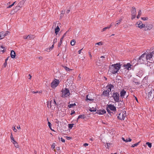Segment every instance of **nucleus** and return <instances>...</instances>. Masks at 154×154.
Returning <instances> with one entry per match:
<instances>
[{
	"label": "nucleus",
	"mask_w": 154,
	"mask_h": 154,
	"mask_svg": "<svg viewBox=\"0 0 154 154\" xmlns=\"http://www.w3.org/2000/svg\"><path fill=\"white\" fill-rule=\"evenodd\" d=\"M122 64L119 63L110 65L109 67L110 72L113 74H116L119 70Z\"/></svg>",
	"instance_id": "1"
},
{
	"label": "nucleus",
	"mask_w": 154,
	"mask_h": 154,
	"mask_svg": "<svg viewBox=\"0 0 154 154\" xmlns=\"http://www.w3.org/2000/svg\"><path fill=\"white\" fill-rule=\"evenodd\" d=\"M111 94L112 95V97L114 99V100L116 102H119V94L117 92H114Z\"/></svg>",
	"instance_id": "2"
},
{
	"label": "nucleus",
	"mask_w": 154,
	"mask_h": 154,
	"mask_svg": "<svg viewBox=\"0 0 154 154\" xmlns=\"http://www.w3.org/2000/svg\"><path fill=\"white\" fill-rule=\"evenodd\" d=\"M148 89V98L149 99H152L154 97V90L152 87H149Z\"/></svg>",
	"instance_id": "3"
},
{
	"label": "nucleus",
	"mask_w": 154,
	"mask_h": 154,
	"mask_svg": "<svg viewBox=\"0 0 154 154\" xmlns=\"http://www.w3.org/2000/svg\"><path fill=\"white\" fill-rule=\"evenodd\" d=\"M146 53H145L140 56L138 59V62L141 63H143L145 62L146 60Z\"/></svg>",
	"instance_id": "4"
},
{
	"label": "nucleus",
	"mask_w": 154,
	"mask_h": 154,
	"mask_svg": "<svg viewBox=\"0 0 154 154\" xmlns=\"http://www.w3.org/2000/svg\"><path fill=\"white\" fill-rule=\"evenodd\" d=\"M126 116V112L125 111H122L118 114L117 118L119 119L120 120H124Z\"/></svg>",
	"instance_id": "5"
},
{
	"label": "nucleus",
	"mask_w": 154,
	"mask_h": 154,
	"mask_svg": "<svg viewBox=\"0 0 154 154\" xmlns=\"http://www.w3.org/2000/svg\"><path fill=\"white\" fill-rule=\"evenodd\" d=\"M62 92V97H67L70 94L69 90L66 88H65L64 90Z\"/></svg>",
	"instance_id": "6"
},
{
	"label": "nucleus",
	"mask_w": 154,
	"mask_h": 154,
	"mask_svg": "<svg viewBox=\"0 0 154 154\" xmlns=\"http://www.w3.org/2000/svg\"><path fill=\"white\" fill-rule=\"evenodd\" d=\"M154 55V51H152V52L149 53L147 54H146V60H152V57Z\"/></svg>",
	"instance_id": "7"
},
{
	"label": "nucleus",
	"mask_w": 154,
	"mask_h": 154,
	"mask_svg": "<svg viewBox=\"0 0 154 154\" xmlns=\"http://www.w3.org/2000/svg\"><path fill=\"white\" fill-rule=\"evenodd\" d=\"M59 84V80H56V81H54L51 83V87L53 88L56 87Z\"/></svg>",
	"instance_id": "8"
},
{
	"label": "nucleus",
	"mask_w": 154,
	"mask_h": 154,
	"mask_svg": "<svg viewBox=\"0 0 154 154\" xmlns=\"http://www.w3.org/2000/svg\"><path fill=\"white\" fill-rule=\"evenodd\" d=\"M136 26L141 29L145 27V25L143 24L141 21H139L136 24Z\"/></svg>",
	"instance_id": "9"
},
{
	"label": "nucleus",
	"mask_w": 154,
	"mask_h": 154,
	"mask_svg": "<svg viewBox=\"0 0 154 154\" xmlns=\"http://www.w3.org/2000/svg\"><path fill=\"white\" fill-rule=\"evenodd\" d=\"M107 107H108L110 110L114 112L116 111V108L113 105L109 104L107 105Z\"/></svg>",
	"instance_id": "10"
},
{
	"label": "nucleus",
	"mask_w": 154,
	"mask_h": 154,
	"mask_svg": "<svg viewBox=\"0 0 154 154\" xmlns=\"http://www.w3.org/2000/svg\"><path fill=\"white\" fill-rule=\"evenodd\" d=\"M110 92V90L107 89L106 90H104L103 91L102 95H104L106 96H107L108 97H109V93Z\"/></svg>",
	"instance_id": "11"
},
{
	"label": "nucleus",
	"mask_w": 154,
	"mask_h": 154,
	"mask_svg": "<svg viewBox=\"0 0 154 154\" xmlns=\"http://www.w3.org/2000/svg\"><path fill=\"white\" fill-rule=\"evenodd\" d=\"M152 25H147L146 26H145V27H144V30H150L152 28Z\"/></svg>",
	"instance_id": "12"
},
{
	"label": "nucleus",
	"mask_w": 154,
	"mask_h": 154,
	"mask_svg": "<svg viewBox=\"0 0 154 154\" xmlns=\"http://www.w3.org/2000/svg\"><path fill=\"white\" fill-rule=\"evenodd\" d=\"M5 35H6V33H5L4 32H0V38L2 39L4 38Z\"/></svg>",
	"instance_id": "13"
},
{
	"label": "nucleus",
	"mask_w": 154,
	"mask_h": 154,
	"mask_svg": "<svg viewBox=\"0 0 154 154\" xmlns=\"http://www.w3.org/2000/svg\"><path fill=\"white\" fill-rule=\"evenodd\" d=\"M26 1V0H23L20 1L18 4L17 5L21 8H22L23 6V5Z\"/></svg>",
	"instance_id": "14"
},
{
	"label": "nucleus",
	"mask_w": 154,
	"mask_h": 154,
	"mask_svg": "<svg viewBox=\"0 0 154 154\" xmlns=\"http://www.w3.org/2000/svg\"><path fill=\"white\" fill-rule=\"evenodd\" d=\"M10 55L11 57L12 58H14L16 56L15 53L13 50L11 51Z\"/></svg>",
	"instance_id": "15"
},
{
	"label": "nucleus",
	"mask_w": 154,
	"mask_h": 154,
	"mask_svg": "<svg viewBox=\"0 0 154 154\" xmlns=\"http://www.w3.org/2000/svg\"><path fill=\"white\" fill-rule=\"evenodd\" d=\"M126 93V92L125 90L124 89H123L120 93V96L121 97L124 96Z\"/></svg>",
	"instance_id": "16"
},
{
	"label": "nucleus",
	"mask_w": 154,
	"mask_h": 154,
	"mask_svg": "<svg viewBox=\"0 0 154 154\" xmlns=\"http://www.w3.org/2000/svg\"><path fill=\"white\" fill-rule=\"evenodd\" d=\"M106 88L108 89H109V90H110L111 91V89L114 88V86L113 85L110 84L108 85Z\"/></svg>",
	"instance_id": "17"
},
{
	"label": "nucleus",
	"mask_w": 154,
	"mask_h": 154,
	"mask_svg": "<svg viewBox=\"0 0 154 154\" xmlns=\"http://www.w3.org/2000/svg\"><path fill=\"white\" fill-rule=\"evenodd\" d=\"M132 10L131 11L132 13V15L134 16V15H136V9L135 7H132Z\"/></svg>",
	"instance_id": "18"
},
{
	"label": "nucleus",
	"mask_w": 154,
	"mask_h": 154,
	"mask_svg": "<svg viewBox=\"0 0 154 154\" xmlns=\"http://www.w3.org/2000/svg\"><path fill=\"white\" fill-rule=\"evenodd\" d=\"M20 8H21L17 5V6H16L15 8L13 10V11L14 12H16L20 9Z\"/></svg>",
	"instance_id": "19"
},
{
	"label": "nucleus",
	"mask_w": 154,
	"mask_h": 154,
	"mask_svg": "<svg viewBox=\"0 0 154 154\" xmlns=\"http://www.w3.org/2000/svg\"><path fill=\"white\" fill-rule=\"evenodd\" d=\"M53 102L51 101L50 102H48L47 103V107L49 108H51V104H54Z\"/></svg>",
	"instance_id": "20"
},
{
	"label": "nucleus",
	"mask_w": 154,
	"mask_h": 154,
	"mask_svg": "<svg viewBox=\"0 0 154 154\" xmlns=\"http://www.w3.org/2000/svg\"><path fill=\"white\" fill-rule=\"evenodd\" d=\"M60 30V29L59 26H57L55 29V33L56 35H57L58 32Z\"/></svg>",
	"instance_id": "21"
},
{
	"label": "nucleus",
	"mask_w": 154,
	"mask_h": 154,
	"mask_svg": "<svg viewBox=\"0 0 154 154\" xmlns=\"http://www.w3.org/2000/svg\"><path fill=\"white\" fill-rule=\"evenodd\" d=\"M131 64L129 63H128L126 65H124V66L126 68H127L128 69H129V68H131Z\"/></svg>",
	"instance_id": "22"
},
{
	"label": "nucleus",
	"mask_w": 154,
	"mask_h": 154,
	"mask_svg": "<svg viewBox=\"0 0 154 154\" xmlns=\"http://www.w3.org/2000/svg\"><path fill=\"white\" fill-rule=\"evenodd\" d=\"M35 38V36L34 35H28L27 36V38L28 39H29L30 40L32 39H33Z\"/></svg>",
	"instance_id": "23"
},
{
	"label": "nucleus",
	"mask_w": 154,
	"mask_h": 154,
	"mask_svg": "<svg viewBox=\"0 0 154 154\" xmlns=\"http://www.w3.org/2000/svg\"><path fill=\"white\" fill-rule=\"evenodd\" d=\"M85 117H86L84 115H79L78 117V119H80V118L82 119H85Z\"/></svg>",
	"instance_id": "24"
},
{
	"label": "nucleus",
	"mask_w": 154,
	"mask_h": 154,
	"mask_svg": "<svg viewBox=\"0 0 154 154\" xmlns=\"http://www.w3.org/2000/svg\"><path fill=\"white\" fill-rule=\"evenodd\" d=\"M97 110V109L96 108V107L95 108L92 107V108H90V109H89V110L91 112H96Z\"/></svg>",
	"instance_id": "25"
},
{
	"label": "nucleus",
	"mask_w": 154,
	"mask_h": 154,
	"mask_svg": "<svg viewBox=\"0 0 154 154\" xmlns=\"http://www.w3.org/2000/svg\"><path fill=\"white\" fill-rule=\"evenodd\" d=\"M88 96H89V95L88 94L86 96V100H90V101H93L94 100V99L91 98L90 97H89V98H88Z\"/></svg>",
	"instance_id": "26"
},
{
	"label": "nucleus",
	"mask_w": 154,
	"mask_h": 154,
	"mask_svg": "<svg viewBox=\"0 0 154 154\" xmlns=\"http://www.w3.org/2000/svg\"><path fill=\"white\" fill-rule=\"evenodd\" d=\"M112 23L109 26H108L107 27H106L105 28H104L103 29V31H105V30H106V29H109L111 27V26H112Z\"/></svg>",
	"instance_id": "27"
},
{
	"label": "nucleus",
	"mask_w": 154,
	"mask_h": 154,
	"mask_svg": "<svg viewBox=\"0 0 154 154\" xmlns=\"http://www.w3.org/2000/svg\"><path fill=\"white\" fill-rule=\"evenodd\" d=\"M75 41L74 39H73L71 41L70 44L72 46H73L75 45Z\"/></svg>",
	"instance_id": "28"
},
{
	"label": "nucleus",
	"mask_w": 154,
	"mask_h": 154,
	"mask_svg": "<svg viewBox=\"0 0 154 154\" xmlns=\"http://www.w3.org/2000/svg\"><path fill=\"white\" fill-rule=\"evenodd\" d=\"M141 13H142V11H141V10H139V12H138V14L137 17V19H138L140 18V16L141 15Z\"/></svg>",
	"instance_id": "29"
},
{
	"label": "nucleus",
	"mask_w": 154,
	"mask_h": 154,
	"mask_svg": "<svg viewBox=\"0 0 154 154\" xmlns=\"http://www.w3.org/2000/svg\"><path fill=\"white\" fill-rule=\"evenodd\" d=\"M106 109L107 110L108 112L110 114V115H112V114H111L112 113L113 114V112H111L109 110V108L108 107H106Z\"/></svg>",
	"instance_id": "30"
},
{
	"label": "nucleus",
	"mask_w": 154,
	"mask_h": 154,
	"mask_svg": "<svg viewBox=\"0 0 154 154\" xmlns=\"http://www.w3.org/2000/svg\"><path fill=\"white\" fill-rule=\"evenodd\" d=\"M140 141L139 142H138V143H136L132 145L131 146V147H134L135 146H138V145L140 143Z\"/></svg>",
	"instance_id": "31"
},
{
	"label": "nucleus",
	"mask_w": 154,
	"mask_h": 154,
	"mask_svg": "<svg viewBox=\"0 0 154 154\" xmlns=\"http://www.w3.org/2000/svg\"><path fill=\"white\" fill-rule=\"evenodd\" d=\"M76 106V104L75 103H74L73 104H71L69 105H68V107L70 108L72 107L73 106Z\"/></svg>",
	"instance_id": "32"
},
{
	"label": "nucleus",
	"mask_w": 154,
	"mask_h": 154,
	"mask_svg": "<svg viewBox=\"0 0 154 154\" xmlns=\"http://www.w3.org/2000/svg\"><path fill=\"white\" fill-rule=\"evenodd\" d=\"M63 67L65 69V70L67 71H70L72 69H69L67 67L65 66H63Z\"/></svg>",
	"instance_id": "33"
},
{
	"label": "nucleus",
	"mask_w": 154,
	"mask_h": 154,
	"mask_svg": "<svg viewBox=\"0 0 154 154\" xmlns=\"http://www.w3.org/2000/svg\"><path fill=\"white\" fill-rule=\"evenodd\" d=\"M48 125L49 127L50 128V129L52 131H54V130L52 129L51 128V123L50 122H48Z\"/></svg>",
	"instance_id": "34"
},
{
	"label": "nucleus",
	"mask_w": 154,
	"mask_h": 154,
	"mask_svg": "<svg viewBox=\"0 0 154 154\" xmlns=\"http://www.w3.org/2000/svg\"><path fill=\"white\" fill-rule=\"evenodd\" d=\"M13 143L14 144L15 147L17 148L19 146L18 144L15 141V140L13 142Z\"/></svg>",
	"instance_id": "35"
},
{
	"label": "nucleus",
	"mask_w": 154,
	"mask_h": 154,
	"mask_svg": "<svg viewBox=\"0 0 154 154\" xmlns=\"http://www.w3.org/2000/svg\"><path fill=\"white\" fill-rule=\"evenodd\" d=\"M122 18H121L119 20H118L117 21H116V24L118 25L122 21Z\"/></svg>",
	"instance_id": "36"
},
{
	"label": "nucleus",
	"mask_w": 154,
	"mask_h": 154,
	"mask_svg": "<svg viewBox=\"0 0 154 154\" xmlns=\"http://www.w3.org/2000/svg\"><path fill=\"white\" fill-rule=\"evenodd\" d=\"M74 125V124H69L68 125L69 128L70 129H72L73 127V125Z\"/></svg>",
	"instance_id": "37"
},
{
	"label": "nucleus",
	"mask_w": 154,
	"mask_h": 154,
	"mask_svg": "<svg viewBox=\"0 0 154 154\" xmlns=\"http://www.w3.org/2000/svg\"><path fill=\"white\" fill-rule=\"evenodd\" d=\"M146 144L149 147L151 148L152 146V143L148 142L146 143Z\"/></svg>",
	"instance_id": "38"
},
{
	"label": "nucleus",
	"mask_w": 154,
	"mask_h": 154,
	"mask_svg": "<svg viewBox=\"0 0 154 154\" xmlns=\"http://www.w3.org/2000/svg\"><path fill=\"white\" fill-rule=\"evenodd\" d=\"M101 115L104 114L105 113H106V111L104 109H103V110H101Z\"/></svg>",
	"instance_id": "39"
},
{
	"label": "nucleus",
	"mask_w": 154,
	"mask_h": 154,
	"mask_svg": "<svg viewBox=\"0 0 154 154\" xmlns=\"http://www.w3.org/2000/svg\"><path fill=\"white\" fill-rule=\"evenodd\" d=\"M53 48H51V47H50L49 48H47L45 51H50Z\"/></svg>",
	"instance_id": "40"
},
{
	"label": "nucleus",
	"mask_w": 154,
	"mask_h": 154,
	"mask_svg": "<svg viewBox=\"0 0 154 154\" xmlns=\"http://www.w3.org/2000/svg\"><path fill=\"white\" fill-rule=\"evenodd\" d=\"M11 140H12L13 141V142L14 141H15L11 133Z\"/></svg>",
	"instance_id": "41"
},
{
	"label": "nucleus",
	"mask_w": 154,
	"mask_h": 154,
	"mask_svg": "<svg viewBox=\"0 0 154 154\" xmlns=\"http://www.w3.org/2000/svg\"><path fill=\"white\" fill-rule=\"evenodd\" d=\"M148 18L146 17H141V19L143 20H148Z\"/></svg>",
	"instance_id": "42"
},
{
	"label": "nucleus",
	"mask_w": 154,
	"mask_h": 154,
	"mask_svg": "<svg viewBox=\"0 0 154 154\" xmlns=\"http://www.w3.org/2000/svg\"><path fill=\"white\" fill-rule=\"evenodd\" d=\"M96 113L98 114L101 115V110H97Z\"/></svg>",
	"instance_id": "43"
},
{
	"label": "nucleus",
	"mask_w": 154,
	"mask_h": 154,
	"mask_svg": "<svg viewBox=\"0 0 154 154\" xmlns=\"http://www.w3.org/2000/svg\"><path fill=\"white\" fill-rule=\"evenodd\" d=\"M62 42H61L60 41V42H59L58 45V47H60L61 46L62 44Z\"/></svg>",
	"instance_id": "44"
},
{
	"label": "nucleus",
	"mask_w": 154,
	"mask_h": 154,
	"mask_svg": "<svg viewBox=\"0 0 154 154\" xmlns=\"http://www.w3.org/2000/svg\"><path fill=\"white\" fill-rule=\"evenodd\" d=\"M7 61H5V62L4 63L3 65V67H5L6 66H7Z\"/></svg>",
	"instance_id": "45"
},
{
	"label": "nucleus",
	"mask_w": 154,
	"mask_h": 154,
	"mask_svg": "<svg viewBox=\"0 0 154 154\" xmlns=\"http://www.w3.org/2000/svg\"><path fill=\"white\" fill-rule=\"evenodd\" d=\"M96 45H102V42H101L96 43Z\"/></svg>",
	"instance_id": "46"
},
{
	"label": "nucleus",
	"mask_w": 154,
	"mask_h": 154,
	"mask_svg": "<svg viewBox=\"0 0 154 154\" xmlns=\"http://www.w3.org/2000/svg\"><path fill=\"white\" fill-rule=\"evenodd\" d=\"M105 58V57L104 56H102L101 57H100V58L101 59L100 60H104V59Z\"/></svg>",
	"instance_id": "47"
},
{
	"label": "nucleus",
	"mask_w": 154,
	"mask_h": 154,
	"mask_svg": "<svg viewBox=\"0 0 154 154\" xmlns=\"http://www.w3.org/2000/svg\"><path fill=\"white\" fill-rule=\"evenodd\" d=\"M55 143H54L52 146H51V148H52V149H53L54 148H55Z\"/></svg>",
	"instance_id": "48"
},
{
	"label": "nucleus",
	"mask_w": 154,
	"mask_h": 154,
	"mask_svg": "<svg viewBox=\"0 0 154 154\" xmlns=\"http://www.w3.org/2000/svg\"><path fill=\"white\" fill-rule=\"evenodd\" d=\"M53 103H54V106H55L56 105H57V104L55 100H54V102H53Z\"/></svg>",
	"instance_id": "49"
},
{
	"label": "nucleus",
	"mask_w": 154,
	"mask_h": 154,
	"mask_svg": "<svg viewBox=\"0 0 154 154\" xmlns=\"http://www.w3.org/2000/svg\"><path fill=\"white\" fill-rule=\"evenodd\" d=\"M61 141L63 142L64 143L65 142V140L64 139H63V138H61Z\"/></svg>",
	"instance_id": "50"
},
{
	"label": "nucleus",
	"mask_w": 154,
	"mask_h": 154,
	"mask_svg": "<svg viewBox=\"0 0 154 154\" xmlns=\"http://www.w3.org/2000/svg\"><path fill=\"white\" fill-rule=\"evenodd\" d=\"M136 15H134V16L132 15V18L131 19L132 20H133V19H134L136 17Z\"/></svg>",
	"instance_id": "51"
},
{
	"label": "nucleus",
	"mask_w": 154,
	"mask_h": 154,
	"mask_svg": "<svg viewBox=\"0 0 154 154\" xmlns=\"http://www.w3.org/2000/svg\"><path fill=\"white\" fill-rule=\"evenodd\" d=\"M57 42V38H55L54 39V43H56Z\"/></svg>",
	"instance_id": "52"
},
{
	"label": "nucleus",
	"mask_w": 154,
	"mask_h": 154,
	"mask_svg": "<svg viewBox=\"0 0 154 154\" xmlns=\"http://www.w3.org/2000/svg\"><path fill=\"white\" fill-rule=\"evenodd\" d=\"M64 36H63L60 39V41L62 42L63 38H64Z\"/></svg>",
	"instance_id": "53"
},
{
	"label": "nucleus",
	"mask_w": 154,
	"mask_h": 154,
	"mask_svg": "<svg viewBox=\"0 0 154 154\" xmlns=\"http://www.w3.org/2000/svg\"><path fill=\"white\" fill-rule=\"evenodd\" d=\"M66 138L68 140H70L71 139V137H66Z\"/></svg>",
	"instance_id": "54"
},
{
	"label": "nucleus",
	"mask_w": 154,
	"mask_h": 154,
	"mask_svg": "<svg viewBox=\"0 0 154 154\" xmlns=\"http://www.w3.org/2000/svg\"><path fill=\"white\" fill-rule=\"evenodd\" d=\"M75 113V112L73 110L71 111V115H72L73 114Z\"/></svg>",
	"instance_id": "55"
},
{
	"label": "nucleus",
	"mask_w": 154,
	"mask_h": 154,
	"mask_svg": "<svg viewBox=\"0 0 154 154\" xmlns=\"http://www.w3.org/2000/svg\"><path fill=\"white\" fill-rule=\"evenodd\" d=\"M107 148L108 149L109 148V145H110V144H108L107 143Z\"/></svg>",
	"instance_id": "56"
},
{
	"label": "nucleus",
	"mask_w": 154,
	"mask_h": 154,
	"mask_svg": "<svg viewBox=\"0 0 154 154\" xmlns=\"http://www.w3.org/2000/svg\"><path fill=\"white\" fill-rule=\"evenodd\" d=\"M88 144L86 143H85L84 144V146L85 147L86 146H88Z\"/></svg>",
	"instance_id": "57"
},
{
	"label": "nucleus",
	"mask_w": 154,
	"mask_h": 154,
	"mask_svg": "<svg viewBox=\"0 0 154 154\" xmlns=\"http://www.w3.org/2000/svg\"><path fill=\"white\" fill-rule=\"evenodd\" d=\"M135 83L136 85H139L140 84L139 82H135Z\"/></svg>",
	"instance_id": "58"
},
{
	"label": "nucleus",
	"mask_w": 154,
	"mask_h": 154,
	"mask_svg": "<svg viewBox=\"0 0 154 154\" xmlns=\"http://www.w3.org/2000/svg\"><path fill=\"white\" fill-rule=\"evenodd\" d=\"M68 32V31H66L63 35V36H64V37H65L66 36V35L67 32Z\"/></svg>",
	"instance_id": "59"
},
{
	"label": "nucleus",
	"mask_w": 154,
	"mask_h": 154,
	"mask_svg": "<svg viewBox=\"0 0 154 154\" xmlns=\"http://www.w3.org/2000/svg\"><path fill=\"white\" fill-rule=\"evenodd\" d=\"M13 131L15 132H17V129H16L15 127H14V129H13Z\"/></svg>",
	"instance_id": "60"
},
{
	"label": "nucleus",
	"mask_w": 154,
	"mask_h": 154,
	"mask_svg": "<svg viewBox=\"0 0 154 154\" xmlns=\"http://www.w3.org/2000/svg\"><path fill=\"white\" fill-rule=\"evenodd\" d=\"M10 58V56L7 57L5 59V61H7L8 59L9 58Z\"/></svg>",
	"instance_id": "61"
},
{
	"label": "nucleus",
	"mask_w": 154,
	"mask_h": 154,
	"mask_svg": "<svg viewBox=\"0 0 154 154\" xmlns=\"http://www.w3.org/2000/svg\"><path fill=\"white\" fill-rule=\"evenodd\" d=\"M23 38L24 39H28L27 36V37H26V36H23Z\"/></svg>",
	"instance_id": "62"
},
{
	"label": "nucleus",
	"mask_w": 154,
	"mask_h": 154,
	"mask_svg": "<svg viewBox=\"0 0 154 154\" xmlns=\"http://www.w3.org/2000/svg\"><path fill=\"white\" fill-rule=\"evenodd\" d=\"M78 78L79 79V80H80L81 77H80V74H79L78 77Z\"/></svg>",
	"instance_id": "63"
},
{
	"label": "nucleus",
	"mask_w": 154,
	"mask_h": 154,
	"mask_svg": "<svg viewBox=\"0 0 154 154\" xmlns=\"http://www.w3.org/2000/svg\"><path fill=\"white\" fill-rule=\"evenodd\" d=\"M12 7V5H9L7 7V8H11V7Z\"/></svg>",
	"instance_id": "64"
}]
</instances>
